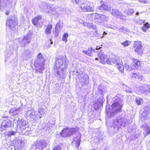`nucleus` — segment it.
<instances>
[{"mask_svg":"<svg viewBox=\"0 0 150 150\" xmlns=\"http://www.w3.org/2000/svg\"><path fill=\"white\" fill-rule=\"evenodd\" d=\"M68 61L62 57H59L56 61L55 66L54 67L55 74L63 78L64 77V72L67 67Z\"/></svg>","mask_w":150,"mask_h":150,"instance_id":"nucleus-1","label":"nucleus"},{"mask_svg":"<svg viewBox=\"0 0 150 150\" xmlns=\"http://www.w3.org/2000/svg\"><path fill=\"white\" fill-rule=\"evenodd\" d=\"M114 98L117 99V101H114V103L112 105L111 110H106L108 116L109 117H111L117 112L120 111L123 106V104L122 103L121 101H119L120 98H117V97H115Z\"/></svg>","mask_w":150,"mask_h":150,"instance_id":"nucleus-2","label":"nucleus"},{"mask_svg":"<svg viewBox=\"0 0 150 150\" xmlns=\"http://www.w3.org/2000/svg\"><path fill=\"white\" fill-rule=\"evenodd\" d=\"M106 61V63L108 64L112 65L115 63L117 69L120 71H122L124 70V68L121 59L118 58L116 61V59L109 58H107Z\"/></svg>","mask_w":150,"mask_h":150,"instance_id":"nucleus-3","label":"nucleus"},{"mask_svg":"<svg viewBox=\"0 0 150 150\" xmlns=\"http://www.w3.org/2000/svg\"><path fill=\"white\" fill-rule=\"evenodd\" d=\"M122 124V119L119 118L113 120L111 125V130L114 134L119 131Z\"/></svg>","mask_w":150,"mask_h":150,"instance_id":"nucleus-4","label":"nucleus"},{"mask_svg":"<svg viewBox=\"0 0 150 150\" xmlns=\"http://www.w3.org/2000/svg\"><path fill=\"white\" fill-rule=\"evenodd\" d=\"M6 25L8 28L12 31H17V21L15 17H12L8 18L6 20Z\"/></svg>","mask_w":150,"mask_h":150,"instance_id":"nucleus-5","label":"nucleus"},{"mask_svg":"<svg viewBox=\"0 0 150 150\" xmlns=\"http://www.w3.org/2000/svg\"><path fill=\"white\" fill-rule=\"evenodd\" d=\"M49 143V141L45 140L35 142L34 144L31 146V148L35 150L38 149L39 150L42 149L43 148L48 145Z\"/></svg>","mask_w":150,"mask_h":150,"instance_id":"nucleus-6","label":"nucleus"},{"mask_svg":"<svg viewBox=\"0 0 150 150\" xmlns=\"http://www.w3.org/2000/svg\"><path fill=\"white\" fill-rule=\"evenodd\" d=\"M13 123H15L18 127L22 130L25 129L28 126V122L23 119H19L18 117H16L13 120Z\"/></svg>","mask_w":150,"mask_h":150,"instance_id":"nucleus-7","label":"nucleus"},{"mask_svg":"<svg viewBox=\"0 0 150 150\" xmlns=\"http://www.w3.org/2000/svg\"><path fill=\"white\" fill-rule=\"evenodd\" d=\"M76 132V129L75 128H64L61 133L60 135L63 137H70Z\"/></svg>","mask_w":150,"mask_h":150,"instance_id":"nucleus-8","label":"nucleus"},{"mask_svg":"<svg viewBox=\"0 0 150 150\" xmlns=\"http://www.w3.org/2000/svg\"><path fill=\"white\" fill-rule=\"evenodd\" d=\"M80 8L84 11H93L94 6L92 3L86 1L85 3H83L81 5Z\"/></svg>","mask_w":150,"mask_h":150,"instance_id":"nucleus-9","label":"nucleus"},{"mask_svg":"<svg viewBox=\"0 0 150 150\" xmlns=\"http://www.w3.org/2000/svg\"><path fill=\"white\" fill-rule=\"evenodd\" d=\"M133 66L130 67L127 64H125V68L127 70L130 71L131 69L139 70L140 69L141 62L137 59H133Z\"/></svg>","mask_w":150,"mask_h":150,"instance_id":"nucleus-10","label":"nucleus"},{"mask_svg":"<svg viewBox=\"0 0 150 150\" xmlns=\"http://www.w3.org/2000/svg\"><path fill=\"white\" fill-rule=\"evenodd\" d=\"M15 150H20L23 145V142L20 138H16L13 142Z\"/></svg>","mask_w":150,"mask_h":150,"instance_id":"nucleus-11","label":"nucleus"},{"mask_svg":"<svg viewBox=\"0 0 150 150\" xmlns=\"http://www.w3.org/2000/svg\"><path fill=\"white\" fill-rule=\"evenodd\" d=\"M101 6H98L96 9L101 10L109 11L110 10L111 7L109 6L106 2L102 0L100 2Z\"/></svg>","mask_w":150,"mask_h":150,"instance_id":"nucleus-12","label":"nucleus"},{"mask_svg":"<svg viewBox=\"0 0 150 150\" xmlns=\"http://www.w3.org/2000/svg\"><path fill=\"white\" fill-rule=\"evenodd\" d=\"M102 47L97 46L96 49H93L92 47H90L87 50H83V53L89 56H91L92 55L93 52H96V51L99 50H100Z\"/></svg>","mask_w":150,"mask_h":150,"instance_id":"nucleus-13","label":"nucleus"},{"mask_svg":"<svg viewBox=\"0 0 150 150\" xmlns=\"http://www.w3.org/2000/svg\"><path fill=\"white\" fill-rule=\"evenodd\" d=\"M44 111L45 110L42 108H40L38 109V112H35L34 115H33V118L35 120L37 119L41 118L42 114L45 113Z\"/></svg>","mask_w":150,"mask_h":150,"instance_id":"nucleus-14","label":"nucleus"},{"mask_svg":"<svg viewBox=\"0 0 150 150\" xmlns=\"http://www.w3.org/2000/svg\"><path fill=\"white\" fill-rule=\"evenodd\" d=\"M98 58H96V60H100V62L103 64H105L106 62L107 57L102 52H100L98 54Z\"/></svg>","mask_w":150,"mask_h":150,"instance_id":"nucleus-15","label":"nucleus"},{"mask_svg":"<svg viewBox=\"0 0 150 150\" xmlns=\"http://www.w3.org/2000/svg\"><path fill=\"white\" fill-rule=\"evenodd\" d=\"M40 7L42 11L46 12H49L51 9L50 6L48 4L45 3H42Z\"/></svg>","mask_w":150,"mask_h":150,"instance_id":"nucleus-16","label":"nucleus"},{"mask_svg":"<svg viewBox=\"0 0 150 150\" xmlns=\"http://www.w3.org/2000/svg\"><path fill=\"white\" fill-rule=\"evenodd\" d=\"M30 41V38L29 35H28L25 36L21 40V47H25L27 44H29Z\"/></svg>","mask_w":150,"mask_h":150,"instance_id":"nucleus-17","label":"nucleus"},{"mask_svg":"<svg viewBox=\"0 0 150 150\" xmlns=\"http://www.w3.org/2000/svg\"><path fill=\"white\" fill-rule=\"evenodd\" d=\"M111 14L115 17H118L121 19L122 18V16L121 13L118 10L112 9L111 11H110Z\"/></svg>","mask_w":150,"mask_h":150,"instance_id":"nucleus-18","label":"nucleus"},{"mask_svg":"<svg viewBox=\"0 0 150 150\" xmlns=\"http://www.w3.org/2000/svg\"><path fill=\"white\" fill-rule=\"evenodd\" d=\"M142 93H143L145 94L150 95V86L147 85H144L143 87L140 88Z\"/></svg>","mask_w":150,"mask_h":150,"instance_id":"nucleus-19","label":"nucleus"},{"mask_svg":"<svg viewBox=\"0 0 150 150\" xmlns=\"http://www.w3.org/2000/svg\"><path fill=\"white\" fill-rule=\"evenodd\" d=\"M12 124V122L9 120H4L3 121L1 125V128L3 129H4V128H6L9 127L11 126Z\"/></svg>","mask_w":150,"mask_h":150,"instance_id":"nucleus-20","label":"nucleus"},{"mask_svg":"<svg viewBox=\"0 0 150 150\" xmlns=\"http://www.w3.org/2000/svg\"><path fill=\"white\" fill-rule=\"evenodd\" d=\"M52 28V26L51 24H49L47 25L45 30V32L46 35H49L51 33Z\"/></svg>","mask_w":150,"mask_h":150,"instance_id":"nucleus-21","label":"nucleus"},{"mask_svg":"<svg viewBox=\"0 0 150 150\" xmlns=\"http://www.w3.org/2000/svg\"><path fill=\"white\" fill-rule=\"evenodd\" d=\"M41 19V16H38L35 17L33 19L32 21L34 25H36L38 23V22Z\"/></svg>","mask_w":150,"mask_h":150,"instance_id":"nucleus-22","label":"nucleus"},{"mask_svg":"<svg viewBox=\"0 0 150 150\" xmlns=\"http://www.w3.org/2000/svg\"><path fill=\"white\" fill-rule=\"evenodd\" d=\"M20 112L19 109H12L9 111V113L11 116H15L17 115Z\"/></svg>","mask_w":150,"mask_h":150,"instance_id":"nucleus-23","label":"nucleus"},{"mask_svg":"<svg viewBox=\"0 0 150 150\" xmlns=\"http://www.w3.org/2000/svg\"><path fill=\"white\" fill-rule=\"evenodd\" d=\"M95 18H99L100 20H102L103 21H104L106 20L107 17L106 16L103 15H100L98 13H96L95 15Z\"/></svg>","mask_w":150,"mask_h":150,"instance_id":"nucleus-24","label":"nucleus"},{"mask_svg":"<svg viewBox=\"0 0 150 150\" xmlns=\"http://www.w3.org/2000/svg\"><path fill=\"white\" fill-rule=\"evenodd\" d=\"M35 111L33 110H28L26 112L25 114L27 116L33 118V115H34Z\"/></svg>","mask_w":150,"mask_h":150,"instance_id":"nucleus-25","label":"nucleus"},{"mask_svg":"<svg viewBox=\"0 0 150 150\" xmlns=\"http://www.w3.org/2000/svg\"><path fill=\"white\" fill-rule=\"evenodd\" d=\"M106 87H103V88H100V87H99L98 91L99 93L102 95H103L106 92Z\"/></svg>","mask_w":150,"mask_h":150,"instance_id":"nucleus-26","label":"nucleus"},{"mask_svg":"<svg viewBox=\"0 0 150 150\" xmlns=\"http://www.w3.org/2000/svg\"><path fill=\"white\" fill-rule=\"evenodd\" d=\"M134 48L142 47L141 43L140 41H135L134 44Z\"/></svg>","mask_w":150,"mask_h":150,"instance_id":"nucleus-27","label":"nucleus"},{"mask_svg":"<svg viewBox=\"0 0 150 150\" xmlns=\"http://www.w3.org/2000/svg\"><path fill=\"white\" fill-rule=\"evenodd\" d=\"M38 60L40 62H41L42 63L44 61V59L43 58V57L40 53H39L38 54Z\"/></svg>","mask_w":150,"mask_h":150,"instance_id":"nucleus-28","label":"nucleus"},{"mask_svg":"<svg viewBox=\"0 0 150 150\" xmlns=\"http://www.w3.org/2000/svg\"><path fill=\"white\" fill-rule=\"evenodd\" d=\"M142 47H139L136 48L135 50V51L137 52L138 54H141L143 53V50L142 49Z\"/></svg>","mask_w":150,"mask_h":150,"instance_id":"nucleus-29","label":"nucleus"},{"mask_svg":"<svg viewBox=\"0 0 150 150\" xmlns=\"http://www.w3.org/2000/svg\"><path fill=\"white\" fill-rule=\"evenodd\" d=\"M54 122L53 121H50L48 122L47 124V127L49 129H50L54 126Z\"/></svg>","mask_w":150,"mask_h":150,"instance_id":"nucleus-30","label":"nucleus"},{"mask_svg":"<svg viewBox=\"0 0 150 150\" xmlns=\"http://www.w3.org/2000/svg\"><path fill=\"white\" fill-rule=\"evenodd\" d=\"M127 13L129 15H131L134 13V11L133 9L129 8L126 10Z\"/></svg>","mask_w":150,"mask_h":150,"instance_id":"nucleus-31","label":"nucleus"},{"mask_svg":"<svg viewBox=\"0 0 150 150\" xmlns=\"http://www.w3.org/2000/svg\"><path fill=\"white\" fill-rule=\"evenodd\" d=\"M69 35L67 33H64L62 37V40L66 42H67V38L68 37Z\"/></svg>","mask_w":150,"mask_h":150,"instance_id":"nucleus-32","label":"nucleus"},{"mask_svg":"<svg viewBox=\"0 0 150 150\" xmlns=\"http://www.w3.org/2000/svg\"><path fill=\"white\" fill-rule=\"evenodd\" d=\"M150 113V108H148L145 109L144 111L142 112V115H144L145 114H146L148 115H149Z\"/></svg>","mask_w":150,"mask_h":150,"instance_id":"nucleus-33","label":"nucleus"},{"mask_svg":"<svg viewBox=\"0 0 150 150\" xmlns=\"http://www.w3.org/2000/svg\"><path fill=\"white\" fill-rule=\"evenodd\" d=\"M130 42L128 40H126L121 43V44L124 47H126L130 45Z\"/></svg>","mask_w":150,"mask_h":150,"instance_id":"nucleus-34","label":"nucleus"},{"mask_svg":"<svg viewBox=\"0 0 150 150\" xmlns=\"http://www.w3.org/2000/svg\"><path fill=\"white\" fill-rule=\"evenodd\" d=\"M149 115H146V114L144 115H142V114L141 120L143 121H144L146 120L148 117Z\"/></svg>","mask_w":150,"mask_h":150,"instance_id":"nucleus-35","label":"nucleus"},{"mask_svg":"<svg viewBox=\"0 0 150 150\" xmlns=\"http://www.w3.org/2000/svg\"><path fill=\"white\" fill-rule=\"evenodd\" d=\"M6 4V0H0V6H5Z\"/></svg>","mask_w":150,"mask_h":150,"instance_id":"nucleus-36","label":"nucleus"},{"mask_svg":"<svg viewBox=\"0 0 150 150\" xmlns=\"http://www.w3.org/2000/svg\"><path fill=\"white\" fill-rule=\"evenodd\" d=\"M136 101L138 105H140L142 102V100L139 98H136Z\"/></svg>","mask_w":150,"mask_h":150,"instance_id":"nucleus-37","label":"nucleus"},{"mask_svg":"<svg viewBox=\"0 0 150 150\" xmlns=\"http://www.w3.org/2000/svg\"><path fill=\"white\" fill-rule=\"evenodd\" d=\"M146 134H149L150 133V128L148 127H145L144 129Z\"/></svg>","mask_w":150,"mask_h":150,"instance_id":"nucleus-38","label":"nucleus"},{"mask_svg":"<svg viewBox=\"0 0 150 150\" xmlns=\"http://www.w3.org/2000/svg\"><path fill=\"white\" fill-rule=\"evenodd\" d=\"M61 147L59 145H57L54 147L52 150H61Z\"/></svg>","mask_w":150,"mask_h":150,"instance_id":"nucleus-39","label":"nucleus"},{"mask_svg":"<svg viewBox=\"0 0 150 150\" xmlns=\"http://www.w3.org/2000/svg\"><path fill=\"white\" fill-rule=\"evenodd\" d=\"M92 24L90 23L86 22L84 23V25L87 26L88 28H91V27Z\"/></svg>","mask_w":150,"mask_h":150,"instance_id":"nucleus-40","label":"nucleus"},{"mask_svg":"<svg viewBox=\"0 0 150 150\" xmlns=\"http://www.w3.org/2000/svg\"><path fill=\"white\" fill-rule=\"evenodd\" d=\"M16 132L15 131H10L8 132V135L9 136H11L16 134Z\"/></svg>","mask_w":150,"mask_h":150,"instance_id":"nucleus-41","label":"nucleus"},{"mask_svg":"<svg viewBox=\"0 0 150 150\" xmlns=\"http://www.w3.org/2000/svg\"><path fill=\"white\" fill-rule=\"evenodd\" d=\"M129 32V30L128 28H126L124 27L123 30L122 32L124 33H126L128 32Z\"/></svg>","mask_w":150,"mask_h":150,"instance_id":"nucleus-42","label":"nucleus"},{"mask_svg":"<svg viewBox=\"0 0 150 150\" xmlns=\"http://www.w3.org/2000/svg\"><path fill=\"white\" fill-rule=\"evenodd\" d=\"M125 91L126 92L130 93H132V89L131 88H128L125 89Z\"/></svg>","mask_w":150,"mask_h":150,"instance_id":"nucleus-43","label":"nucleus"},{"mask_svg":"<svg viewBox=\"0 0 150 150\" xmlns=\"http://www.w3.org/2000/svg\"><path fill=\"white\" fill-rule=\"evenodd\" d=\"M124 27L123 26H122L120 28H118L117 30H118L119 32H122L123 30Z\"/></svg>","mask_w":150,"mask_h":150,"instance_id":"nucleus-44","label":"nucleus"},{"mask_svg":"<svg viewBox=\"0 0 150 150\" xmlns=\"http://www.w3.org/2000/svg\"><path fill=\"white\" fill-rule=\"evenodd\" d=\"M137 79H138L140 81H142V76L139 74Z\"/></svg>","mask_w":150,"mask_h":150,"instance_id":"nucleus-45","label":"nucleus"},{"mask_svg":"<svg viewBox=\"0 0 150 150\" xmlns=\"http://www.w3.org/2000/svg\"><path fill=\"white\" fill-rule=\"evenodd\" d=\"M108 27L115 30H117L118 29V27L116 26H114L112 27V26H110Z\"/></svg>","mask_w":150,"mask_h":150,"instance_id":"nucleus-46","label":"nucleus"},{"mask_svg":"<svg viewBox=\"0 0 150 150\" xmlns=\"http://www.w3.org/2000/svg\"><path fill=\"white\" fill-rule=\"evenodd\" d=\"M138 74H138L133 73H132V76L133 77H134V78H135L137 79L138 76Z\"/></svg>","mask_w":150,"mask_h":150,"instance_id":"nucleus-47","label":"nucleus"},{"mask_svg":"<svg viewBox=\"0 0 150 150\" xmlns=\"http://www.w3.org/2000/svg\"><path fill=\"white\" fill-rule=\"evenodd\" d=\"M75 1L76 2V3L77 4H78L79 5V6L80 7V6H81V5L82 4H80V3L81 1V0H75Z\"/></svg>","mask_w":150,"mask_h":150,"instance_id":"nucleus-48","label":"nucleus"},{"mask_svg":"<svg viewBox=\"0 0 150 150\" xmlns=\"http://www.w3.org/2000/svg\"><path fill=\"white\" fill-rule=\"evenodd\" d=\"M144 26L147 28H149L150 27L149 24L147 22H146L144 25Z\"/></svg>","mask_w":150,"mask_h":150,"instance_id":"nucleus-49","label":"nucleus"},{"mask_svg":"<svg viewBox=\"0 0 150 150\" xmlns=\"http://www.w3.org/2000/svg\"><path fill=\"white\" fill-rule=\"evenodd\" d=\"M148 28L144 26L142 27V29L143 31L146 32Z\"/></svg>","mask_w":150,"mask_h":150,"instance_id":"nucleus-50","label":"nucleus"},{"mask_svg":"<svg viewBox=\"0 0 150 150\" xmlns=\"http://www.w3.org/2000/svg\"><path fill=\"white\" fill-rule=\"evenodd\" d=\"M139 2L140 3H143L144 4H146L147 3V2L146 1H143V0H139Z\"/></svg>","mask_w":150,"mask_h":150,"instance_id":"nucleus-51","label":"nucleus"},{"mask_svg":"<svg viewBox=\"0 0 150 150\" xmlns=\"http://www.w3.org/2000/svg\"><path fill=\"white\" fill-rule=\"evenodd\" d=\"M96 25H92H92H91V28H93V29H95L96 28Z\"/></svg>","mask_w":150,"mask_h":150,"instance_id":"nucleus-52","label":"nucleus"},{"mask_svg":"<svg viewBox=\"0 0 150 150\" xmlns=\"http://www.w3.org/2000/svg\"><path fill=\"white\" fill-rule=\"evenodd\" d=\"M80 139H78L76 142V144L79 146L80 145Z\"/></svg>","mask_w":150,"mask_h":150,"instance_id":"nucleus-53","label":"nucleus"},{"mask_svg":"<svg viewBox=\"0 0 150 150\" xmlns=\"http://www.w3.org/2000/svg\"><path fill=\"white\" fill-rule=\"evenodd\" d=\"M79 22L83 24L84 25V23H85L84 22V21L82 20H81V19L79 20Z\"/></svg>","mask_w":150,"mask_h":150,"instance_id":"nucleus-54","label":"nucleus"},{"mask_svg":"<svg viewBox=\"0 0 150 150\" xmlns=\"http://www.w3.org/2000/svg\"><path fill=\"white\" fill-rule=\"evenodd\" d=\"M107 34V33L106 32H105V31H104L103 33V36L101 37V38H103V37H104V35H105Z\"/></svg>","mask_w":150,"mask_h":150,"instance_id":"nucleus-55","label":"nucleus"},{"mask_svg":"<svg viewBox=\"0 0 150 150\" xmlns=\"http://www.w3.org/2000/svg\"><path fill=\"white\" fill-rule=\"evenodd\" d=\"M60 23L59 22L58 23H57V24H56V26H55V29H56V26H57L58 25V26H59V25H60Z\"/></svg>","mask_w":150,"mask_h":150,"instance_id":"nucleus-56","label":"nucleus"},{"mask_svg":"<svg viewBox=\"0 0 150 150\" xmlns=\"http://www.w3.org/2000/svg\"><path fill=\"white\" fill-rule=\"evenodd\" d=\"M86 79L85 81L84 82L86 84L88 83V79Z\"/></svg>","mask_w":150,"mask_h":150,"instance_id":"nucleus-57","label":"nucleus"},{"mask_svg":"<svg viewBox=\"0 0 150 150\" xmlns=\"http://www.w3.org/2000/svg\"><path fill=\"white\" fill-rule=\"evenodd\" d=\"M9 13V11H7L6 12V15H8Z\"/></svg>","mask_w":150,"mask_h":150,"instance_id":"nucleus-58","label":"nucleus"},{"mask_svg":"<svg viewBox=\"0 0 150 150\" xmlns=\"http://www.w3.org/2000/svg\"><path fill=\"white\" fill-rule=\"evenodd\" d=\"M139 13L138 12H137L136 13V15L137 16H138L139 15Z\"/></svg>","mask_w":150,"mask_h":150,"instance_id":"nucleus-59","label":"nucleus"},{"mask_svg":"<svg viewBox=\"0 0 150 150\" xmlns=\"http://www.w3.org/2000/svg\"><path fill=\"white\" fill-rule=\"evenodd\" d=\"M142 23H145V21L144 20H142Z\"/></svg>","mask_w":150,"mask_h":150,"instance_id":"nucleus-60","label":"nucleus"},{"mask_svg":"<svg viewBox=\"0 0 150 150\" xmlns=\"http://www.w3.org/2000/svg\"><path fill=\"white\" fill-rule=\"evenodd\" d=\"M50 40L51 41V44H52V43H53L51 41V39Z\"/></svg>","mask_w":150,"mask_h":150,"instance_id":"nucleus-61","label":"nucleus"},{"mask_svg":"<svg viewBox=\"0 0 150 150\" xmlns=\"http://www.w3.org/2000/svg\"><path fill=\"white\" fill-rule=\"evenodd\" d=\"M58 34H59V33H57V32H56V35H57H57H58Z\"/></svg>","mask_w":150,"mask_h":150,"instance_id":"nucleus-62","label":"nucleus"},{"mask_svg":"<svg viewBox=\"0 0 150 150\" xmlns=\"http://www.w3.org/2000/svg\"><path fill=\"white\" fill-rule=\"evenodd\" d=\"M92 150H96L95 149H93Z\"/></svg>","mask_w":150,"mask_h":150,"instance_id":"nucleus-63","label":"nucleus"},{"mask_svg":"<svg viewBox=\"0 0 150 150\" xmlns=\"http://www.w3.org/2000/svg\"><path fill=\"white\" fill-rule=\"evenodd\" d=\"M51 1H54V0H51Z\"/></svg>","mask_w":150,"mask_h":150,"instance_id":"nucleus-64","label":"nucleus"}]
</instances>
